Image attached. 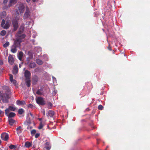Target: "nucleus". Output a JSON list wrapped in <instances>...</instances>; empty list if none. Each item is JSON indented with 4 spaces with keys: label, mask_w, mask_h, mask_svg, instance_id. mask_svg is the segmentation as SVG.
Returning a JSON list of instances; mask_svg holds the SVG:
<instances>
[{
    "label": "nucleus",
    "mask_w": 150,
    "mask_h": 150,
    "mask_svg": "<svg viewBox=\"0 0 150 150\" xmlns=\"http://www.w3.org/2000/svg\"><path fill=\"white\" fill-rule=\"evenodd\" d=\"M43 126V125L42 124V122H41L38 128L39 129H41Z\"/></svg>",
    "instance_id": "72a5a7b5"
},
{
    "label": "nucleus",
    "mask_w": 150,
    "mask_h": 150,
    "mask_svg": "<svg viewBox=\"0 0 150 150\" xmlns=\"http://www.w3.org/2000/svg\"><path fill=\"white\" fill-rule=\"evenodd\" d=\"M47 127H48V128H49V126H47Z\"/></svg>",
    "instance_id": "864d4df0"
},
{
    "label": "nucleus",
    "mask_w": 150,
    "mask_h": 150,
    "mask_svg": "<svg viewBox=\"0 0 150 150\" xmlns=\"http://www.w3.org/2000/svg\"><path fill=\"white\" fill-rule=\"evenodd\" d=\"M1 138L4 140L6 141L8 138V135L6 133H3L1 135Z\"/></svg>",
    "instance_id": "f8f14e48"
},
{
    "label": "nucleus",
    "mask_w": 150,
    "mask_h": 150,
    "mask_svg": "<svg viewBox=\"0 0 150 150\" xmlns=\"http://www.w3.org/2000/svg\"><path fill=\"white\" fill-rule=\"evenodd\" d=\"M40 134H36L35 135V137L36 138H38L40 136Z\"/></svg>",
    "instance_id": "58836bf2"
},
{
    "label": "nucleus",
    "mask_w": 150,
    "mask_h": 150,
    "mask_svg": "<svg viewBox=\"0 0 150 150\" xmlns=\"http://www.w3.org/2000/svg\"><path fill=\"white\" fill-rule=\"evenodd\" d=\"M10 79L11 82L15 86H16L17 85V83L16 81L15 80L13 79V76L12 75L10 74Z\"/></svg>",
    "instance_id": "ddd939ff"
},
{
    "label": "nucleus",
    "mask_w": 150,
    "mask_h": 150,
    "mask_svg": "<svg viewBox=\"0 0 150 150\" xmlns=\"http://www.w3.org/2000/svg\"><path fill=\"white\" fill-rule=\"evenodd\" d=\"M1 140L0 139V145L1 144Z\"/></svg>",
    "instance_id": "603ef678"
},
{
    "label": "nucleus",
    "mask_w": 150,
    "mask_h": 150,
    "mask_svg": "<svg viewBox=\"0 0 150 150\" xmlns=\"http://www.w3.org/2000/svg\"><path fill=\"white\" fill-rule=\"evenodd\" d=\"M22 64L21 63L19 64V67L20 68H21V67L22 66Z\"/></svg>",
    "instance_id": "37998d69"
},
{
    "label": "nucleus",
    "mask_w": 150,
    "mask_h": 150,
    "mask_svg": "<svg viewBox=\"0 0 150 150\" xmlns=\"http://www.w3.org/2000/svg\"><path fill=\"white\" fill-rule=\"evenodd\" d=\"M36 0H33V2H35L36 1Z\"/></svg>",
    "instance_id": "8fccbe9b"
},
{
    "label": "nucleus",
    "mask_w": 150,
    "mask_h": 150,
    "mask_svg": "<svg viewBox=\"0 0 150 150\" xmlns=\"http://www.w3.org/2000/svg\"><path fill=\"white\" fill-rule=\"evenodd\" d=\"M38 77L36 76H35L33 79V81H32L33 83V84L35 83L36 82L38 81Z\"/></svg>",
    "instance_id": "bb28decb"
},
{
    "label": "nucleus",
    "mask_w": 150,
    "mask_h": 150,
    "mask_svg": "<svg viewBox=\"0 0 150 150\" xmlns=\"http://www.w3.org/2000/svg\"><path fill=\"white\" fill-rule=\"evenodd\" d=\"M29 57L27 59V61L28 62L27 64L29 63V62H30V59L33 58V54H32L29 53Z\"/></svg>",
    "instance_id": "6ab92c4d"
},
{
    "label": "nucleus",
    "mask_w": 150,
    "mask_h": 150,
    "mask_svg": "<svg viewBox=\"0 0 150 150\" xmlns=\"http://www.w3.org/2000/svg\"><path fill=\"white\" fill-rule=\"evenodd\" d=\"M10 23V21H7L6 23L5 21L3 19L1 22V26L4 29H7L9 28Z\"/></svg>",
    "instance_id": "20e7f679"
},
{
    "label": "nucleus",
    "mask_w": 150,
    "mask_h": 150,
    "mask_svg": "<svg viewBox=\"0 0 150 150\" xmlns=\"http://www.w3.org/2000/svg\"><path fill=\"white\" fill-rule=\"evenodd\" d=\"M103 108V106L101 105H100L98 107V109L99 110H102Z\"/></svg>",
    "instance_id": "f704fd0d"
},
{
    "label": "nucleus",
    "mask_w": 150,
    "mask_h": 150,
    "mask_svg": "<svg viewBox=\"0 0 150 150\" xmlns=\"http://www.w3.org/2000/svg\"><path fill=\"white\" fill-rule=\"evenodd\" d=\"M28 108H32L33 106L31 104H29L28 105Z\"/></svg>",
    "instance_id": "4c0bfd02"
},
{
    "label": "nucleus",
    "mask_w": 150,
    "mask_h": 150,
    "mask_svg": "<svg viewBox=\"0 0 150 150\" xmlns=\"http://www.w3.org/2000/svg\"><path fill=\"white\" fill-rule=\"evenodd\" d=\"M20 17L19 16H16L15 19H14L12 21L14 27V30H16L18 26V20L20 18Z\"/></svg>",
    "instance_id": "39448f33"
},
{
    "label": "nucleus",
    "mask_w": 150,
    "mask_h": 150,
    "mask_svg": "<svg viewBox=\"0 0 150 150\" xmlns=\"http://www.w3.org/2000/svg\"><path fill=\"white\" fill-rule=\"evenodd\" d=\"M43 92L42 89H40L38 90L36 92L37 94L39 95H43Z\"/></svg>",
    "instance_id": "b1692460"
},
{
    "label": "nucleus",
    "mask_w": 150,
    "mask_h": 150,
    "mask_svg": "<svg viewBox=\"0 0 150 150\" xmlns=\"http://www.w3.org/2000/svg\"><path fill=\"white\" fill-rule=\"evenodd\" d=\"M8 62L11 65L13 64L14 62V58L13 56L10 55L8 57Z\"/></svg>",
    "instance_id": "9b49d317"
},
{
    "label": "nucleus",
    "mask_w": 150,
    "mask_h": 150,
    "mask_svg": "<svg viewBox=\"0 0 150 150\" xmlns=\"http://www.w3.org/2000/svg\"><path fill=\"white\" fill-rule=\"evenodd\" d=\"M8 0H4V4H6L8 2Z\"/></svg>",
    "instance_id": "ea45409f"
},
{
    "label": "nucleus",
    "mask_w": 150,
    "mask_h": 150,
    "mask_svg": "<svg viewBox=\"0 0 150 150\" xmlns=\"http://www.w3.org/2000/svg\"><path fill=\"white\" fill-rule=\"evenodd\" d=\"M16 108V107L14 105L10 106L8 108L6 109L5 110V113L6 115H8L10 110L14 111Z\"/></svg>",
    "instance_id": "423d86ee"
},
{
    "label": "nucleus",
    "mask_w": 150,
    "mask_h": 150,
    "mask_svg": "<svg viewBox=\"0 0 150 150\" xmlns=\"http://www.w3.org/2000/svg\"><path fill=\"white\" fill-rule=\"evenodd\" d=\"M6 34V32L5 30H2L1 33H0V35L3 36H4Z\"/></svg>",
    "instance_id": "c85d7f7f"
},
{
    "label": "nucleus",
    "mask_w": 150,
    "mask_h": 150,
    "mask_svg": "<svg viewBox=\"0 0 150 150\" xmlns=\"http://www.w3.org/2000/svg\"><path fill=\"white\" fill-rule=\"evenodd\" d=\"M27 64H28L29 67L31 68H34L36 66V64L34 62L29 63H29Z\"/></svg>",
    "instance_id": "a211bd4d"
},
{
    "label": "nucleus",
    "mask_w": 150,
    "mask_h": 150,
    "mask_svg": "<svg viewBox=\"0 0 150 150\" xmlns=\"http://www.w3.org/2000/svg\"><path fill=\"white\" fill-rule=\"evenodd\" d=\"M45 148L47 150H49L50 149V148L49 146H46Z\"/></svg>",
    "instance_id": "79ce46f5"
},
{
    "label": "nucleus",
    "mask_w": 150,
    "mask_h": 150,
    "mask_svg": "<svg viewBox=\"0 0 150 150\" xmlns=\"http://www.w3.org/2000/svg\"><path fill=\"white\" fill-rule=\"evenodd\" d=\"M15 113L14 112H11L9 114H8V115H7L8 118L12 117L15 116Z\"/></svg>",
    "instance_id": "393cba45"
},
{
    "label": "nucleus",
    "mask_w": 150,
    "mask_h": 150,
    "mask_svg": "<svg viewBox=\"0 0 150 150\" xmlns=\"http://www.w3.org/2000/svg\"><path fill=\"white\" fill-rule=\"evenodd\" d=\"M18 113L20 114H22L24 112V110L22 109H19L18 111Z\"/></svg>",
    "instance_id": "c756f323"
},
{
    "label": "nucleus",
    "mask_w": 150,
    "mask_h": 150,
    "mask_svg": "<svg viewBox=\"0 0 150 150\" xmlns=\"http://www.w3.org/2000/svg\"><path fill=\"white\" fill-rule=\"evenodd\" d=\"M3 88H6V91L5 93L3 92L0 91V100L4 103H7L8 99L9 98V96L11 94V92L7 86H4Z\"/></svg>",
    "instance_id": "f03ea898"
},
{
    "label": "nucleus",
    "mask_w": 150,
    "mask_h": 150,
    "mask_svg": "<svg viewBox=\"0 0 150 150\" xmlns=\"http://www.w3.org/2000/svg\"><path fill=\"white\" fill-rule=\"evenodd\" d=\"M16 104L18 105H24L25 104V102L23 100H17L16 102Z\"/></svg>",
    "instance_id": "dca6fc26"
},
{
    "label": "nucleus",
    "mask_w": 150,
    "mask_h": 150,
    "mask_svg": "<svg viewBox=\"0 0 150 150\" xmlns=\"http://www.w3.org/2000/svg\"><path fill=\"white\" fill-rule=\"evenodd\" d=\"M3 64V62L2 60L0 59V64L2 65Z\"/></svg>",
    "instance_id": "a19ab883"
},
{
    "label": "nucleus",
    "mask_w": 150,
    "mask_h": 150,
    "mask_svg": "<svg viewBox=\"0 0 150 150\" xmlns=\"http://www.w3.org/2000/svg\"><path fill=\"white\" fill-rule=\"evenodd\" d=\"M25 7L23 4H20L18 7L20 14H22L24 12Z\"/></svg>",
    "instance_id": "1a4fd4ad"
},
{
    "label": "nucleus",
    "mask_w": 150,
    "mask_h": 150,
    "mask_svg": "<svg viewBox=\"0 0 150 150\" xmlns=\"http://www.w3.org/2000/svg\"><path fill=\"white\" fill-rule=\"evenodd\" d=\"M47 114L48 116H49L50 117H53L54 115V112L53 111L50 110L48 111Z\"/></svg>",
    "instance_id": "4be33fe9"
},
{
    "label": "nucleus",
    "mask_w": 150,
    "mask_h": 150,
    "mask_svg": "<svg viewBox=\"0 0 150 150\" xmlns=\"http://www.w3.org/2000/svg\"><path fill=\"white\" fill-rule=\"evenodd\" d=\"M25 146L26 148H29L32 146V144L29 142H26L25 143Z\"/></svg>",
    "instance_id": "5701e85b"
},
{
    "label": "nucleus",
    "mask_w": 150,
    "mask_h": 150,
    "mask_svg": "<svg viewBox=\"0 0 150 150\" xmlns=\"http://www.w3.org/2000/svg\"><path fill=\"white\" fill-rule=\"evenodd\" d=\"M9 147L11 149H15L16 148V146L13 145H11Z\"/></svg>",
    "instance_id": "7c9ffc66"
},
{
    "label": "nucleus",
    "mask_w": 150,
    "mask_h": 150,
    "mask_svg": "<svg viewBox=\"0 0 150 150\" xmlns=\"http://www.w3.org/2000/svg\"><path fill=\"white\" fill-rule=\"evenodd\" d=\"M23 129L21 126H19L16 129L17 133L19 135L22 132Z\"/></svg>",
    "instance_id": "4468645a"
},
{
    "label": "nucleus",
    "mask_w": 150,
    "mask_h": 150,
    "mask_svg": "<svg viewBox=\"0 0 150 150\" xmlns=\"http://www.w3.org/2000/svg\"><path fill=\"white\" fill-rule=\"evenodd\" d=\"M36 132V131L35 129H33L31 131V134L33 136L35 134Z\"/></svg>",
    "instance_id": "473e14b6"
},
{
    "label": "nucleus",
    "mask_w": 150,
    "mask_h": 150,
    "mask_svg": "<svg viewBox=\"0 0 150 150\" xmlns=\"http://www.w3.org/2000/svg\"><path fill=\"white\" fill-rule=\"evenodd\" d=\"M36 100L37 103L39 105H44L45 104L43 99L41 97H38L36 98Z\"/></svg>",
    "instance_id": "0eeeda50"
},
{
    "label": "nucleus",
    "mask_w": 150,
    "mask_h": 150,
    "mask_svg": "<svg viewBox=\"0 0 150 150\" xmlns=\"http://www.w3.org/2000/svg\"><path fill=\"white\" fill-rule=\"evenodd\" d=\"M33 118L29 116H27L26 121L24 122V124L26 125H29L32 122Z\"/></svg>",
    "instance_id": "9d476101"
},
{
    "label": "nucleus",
    "mask_w": 150,
    "mask_h": 150,
    "mask_svg": "<svg viewBox=\"0 0 150 150\" xmlns=\"http://www.w3.org/2000/svg\"><path fill=\"white\" fill-rule=\"evenodd\" d=\"M9 43L8 42H7L5 44L3 45V47H7L9 46Z\"/></svg>",
    "instance_id": "2f4dec72"
},
{
    "label": "nucleus",
    "mask_w": 150,
    "mask_h": 150,
    "mask_svg": "<svg viewBox=\"0 0 150 150\" xmlns=\"http://www.w3.org/2000/svg\"><path fill=\"white\" fill-rule=\"evenodd\" d=\"M26 1L27 2L29 3L30 1V0H26Z\"/></svg>",
    "instance_id": "49530a36"
},
{
    "label": "nucleus",
    "mask_w": 150,
    "mask_h": 150,
    "mask_svg": "<svg viewBox=\"0 0 150 150\" xmlns=\"http://www.w3.org/2000/svg\"><path fill=\"white\" fill-rule=\"evenodd\" d=\"M108 49L109 50H111V48H110V47H108Z\"/></svg>",
    "instance_id": "a18cd8bd"
},
{
    "label": "nucleus",
    "mask_w": 150,
    "mask_h": 150,
    "mask_svg": "<svg viewBox=\"0 0 150 150\" xmlns=\"http://www.w3.org/2000/svg\"><path fill=\"white\" fill-rule=\"evenodd\" d=\"M16 3V0H10V3L8 5V7H11L12 4H14Z\"/></svg>",
    "instance_id": "412c9836"
},
{
    "label": "nucleus",
    "mask_w": 150,
    "mask_h": 150,
    "mask_svg": "<svg viewBox=\"0 0 150 150\" xmlns=\"http://www.w3.org/2000/svg\"><path fill=\"white\" fill-rule=\"evenodd\" d=\"M56 92L55 91L54 92H53V94L54 95H55L56 93Z\"/></svg>",
    "instance_id": "c03bdc74"
},
{
    "label": "nucleus",
    "mask_w": 150,
    "mask_h": 150,
    "mask_svg": "<svg viewBox=\"0 0 150 150\" xmlns=\"http://www.w3.org/2000/svg\"><path fill=\"white\" fill-rule=\"evenodd\" d=\"M18 56L19 60L21 61L23 56V52H19L18 54Z\"/></svg>",
    "instance_id": "aec40b11"
},
{
    "label": "nucleus",
    "mask_w": 150,
    "mask_h": 150,
    "mask_svg": "<svg viewBox=\"0 0 150 150\" xmlns=\"http://www.w3.org/2000/svg\"><path fill=\"white\" fill-rule=\"evenodd\" d=\"M17 13L18 14H19L18 11H17Z\"/></svg>",
    "instance_id": "3c124183"
},
{
    "label": "nucleus",
    "mask_w": 150,
    "mask_h": 150,
    "mask_svg": "<svg viewBox=\"0 0 150 150\" xmlns=\"http://www.w3.org/2000/svg\"><path fill=\"white\" fill-rule=\"evenodd\" d=\"M8 121L9 124L11 125H12L15 122V121L12 118H9Z\"/></svg>",
    "instance_id": "a878e982"
},
{
    "label": "nucleus",
    "mask_w": 150,
    "mask_h": 150,
    "mask_svg": "<svg viewBox=\"0 0 150 150\" xmlns=\"http://www.w3.org/2000/svg\"><path fill=\"white\" fill-rule=\"evenodd\" d=\"M1 107L2 108H3L4 107V106H2Z\"/></svg>",
    "instance_id": "09e8293b"
},
{
    "label": "nucleus",
    "mask_w": 150,
    "mask_h": 150,
    "mask_svg": "<svg viewBox=\"0 0 150 150\" xmlns=\"http://www.w3.org/2000/svg\"><path fill=\"white\" fill-rule=\"evenodd\" d=\"M30 75L31 74L30 71L28 70L25 71V81L28 87H30Z\"/></svg>",
    "instance_id": "7ed1b4c3"
},
{
    "label": "nucleus",
    "mask_w": 150,
    "mask_h": 150,
    "mask_svg": "<svg viewBox=\"0 0 150 150\" xmlns=\"http://www.w3.org/2000/svg\"><path fill=\"white\" fill-rule=\"evenodd\" d=\"M21 31H19L16 34V40L14 41L13 45L11 46V51L13 53H14L17 51V48L20 47V43L23 41L25 37L24 35H21Z\"/></svg>",
    "instance_id": "f257e3e1"
},
{
    "label": "nucleus",
    "mask_w": 150,
    "mask_h": 150,
    "mask_svg": "<svg viewBox=\"0 0 150 150\" xmlns=\"http://www.w3.org/2000/svg\"><path fill=\"white\" fill-rule=\"evenodd\" d=\"M28 116H29L31 118H33L34 117L33 114L31 113H30L28 114Z\"/></svg>",
    "instance_id": "c9c22d12"
},
{
    "label": "nucleus",
    "mask_w": 150,
    "mask_h": 150,
    "mask_svg": "<svg viewBox=\"0 0 150 150\" xmlns=\"http://www.w3.org/2000/svg\"><path fill=\"white\" fill-rule=\"evenodd\" d=\"M48 107L49 108H50L52 106V104L50 102L48 103Z\"/></svg>",
    "instance_id": "e433bc0d"
},
{
    "label": "nucleus",
    "mask_w": 150,
    "mask_h": 150,
    "mask_svg": "<svg viewBox=\"0 0 150 150\" xmlns=\"http://www.w3.org/2000/svg\"><path fill=\"white\" fill-rule=\"evenodd\" d=\"M18 72V69L17 66L15 65L13 67V72L14 74H16Z\"/></svg>",
    "instance_id": "f3484780"
},
{
    "label": "nucleus",
    "mask_w": 150,
    "mask_h": 150,
    "mask_svg": "<svg viewBox=\"0 0 150 150\" xmlns=\"http://www.w3.org/2000/svg\"><path fill=\"white\" fill-rule=\"evenodd\" d=\"M36 61L37 63L39 65H41L42 64V62L39 59H36Z\"/></svg>",
    "instance_id": "cd10ccee"
},
{
    "label": "nucleus",
    "mask_w": 150,
    "mask_h": 150,
    "mask_svg": "<svg viewBox=\"0 0 150 150\" xmlns=\"http://www.w3.org/2000/svg\"><path fill=\"white\" fill-rule=\"evenodd\" d=\"M29 128H30V129H31L32 128V127H28V128H27L28 129Z\"/></svg>",
    "instance_id": "de8ad7c7"
},
{
    "label": "nucleus",
    "mask_w": 150,
    "mask_h": 150,
    "mask_svg": "<svg viewBox=\"0 0 150 150\" xmlns=\"http://www.w3.org/2000/svg\"><path fill=\"white\" fill-rule=\"evenodd\" d=\"M6 16V12L3 11L0 13V19L4 18Z\"/></svg>",
    "instance_id": "2eb2a0df"
},
{
    "label": "nucleus",
    "mask_w": 150,
    "mask_h": 150,
    "mask_svg": "<svg viewBox=\"0 0 150 150\" xmlns=\"http://www.w3.org/2000/svg\"><path fill=\"white\" fill-rule=\"evenodd\" d=\"M30 15V12L29 9L28 8H26V11L24 14L23 18L25 19L29 17Z\"/></svg>",
    "instance_id": "6e6552de"
}]
</instances>
